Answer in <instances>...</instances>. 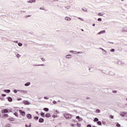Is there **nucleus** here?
I'll list each match as a JSON object with an SVG mask.
<instances>
[{
  "label": "nucleus",
  "mask_w": 127,
  "mask_h": 127,
  "mask_svg": "<svg viewBox=\"0 0 127 127\" xmlns=\"http://www.w3.org/2000/svg\"><path fill=\"white\" fill-rule=\"evenodd\" d=\"M44 99H45L46 100H48L49 99V98L47 97H44Z\"/></svg>",
  "instance_id": "obj_42"
},
{
  "label": "nucleus",
  "mask_w": 127,
  "mask_h": 127,
  "mask_svg": "<svg viewBox=\"0 0 127 127\" xmlns=\"http://www.w3.org/2000/svg\"><path fill=\"white\" fill-rule=\"evenodd\" d=\"M13 92H14V93H15V94H16V93H17V90H14L13 91Z\"/></svg>",
  "instance_id": "obj_38"
},
{
  "label": "nucleus",
  "mask_w": 127,
  "mask_h": 127,
  "mask_svg": "<svg viewBox=\"0 0 127 127\" xmlns=\"http://www.w3.org/2000/svg\"><path fill=\"white\" fill-rule=\"evenodd\" d=\"M18 91L22 94H27V91L26 90H18Z\"/></svg>",
  "instance_id": "obj_3"
},
{
  "label": "nucleus",
  "mask_w": 127,
  "mask_h": 127,
  "mask_svg": "<svg viewBox=\"0 0 127 127\" xmlns=\"http://www.w3.org/2000/svg\"><path fill=\"white\" fill-rule=\"evenodd\" d=\"M98 125L99 126H102V122L101 121H99L97 122Z\"/></svg>",
  "instance_id": "obj_19"
},
{
  "label": "nucleus",
  "mask_w": 127,
  "mask_h": 127,
  "mask_svg": "<svg viewBox=\"0 0 127 127\" xmlns=\"http://www.w3.org/2000/svg\"><path fill=\"white\" fill-rule=\"evenodd\" d=\"M16 57H17V58H19V57H20V55L17 54Z\"/></svg>",
  "instance_id": "obj_35"
},
{
  "label": "nucleus",
  "mask_w": 127,
  "mask_h": 127,
  "mask_svg": "<svg viewBox=\"0 0 127 127\" xmlns=\"http://www.w3.org/2000/svg\"><path fill=\"white\" fill-rule=\"evenodd\" d=\"M24 104L25 105H30V103L28 101H25V100L24 101Z\"/></svg>",
  "instance_id": "obj_6"
},
{
  "label": "nucleus",
  "mask_w": 127,
  "mask_h": 127,
  "mask_svg": "<svg viewBox=\"0 0 127 127\" xmlns=\"http://www.w3.org/2000/svg\"><path fill=\"white\" fill-rule=\"evenodd\" d=\"M65 20H66L67 21H70V20H71V18L69 17H65L64 18Z\"/></svg>",
  "instance_id": "obj_5"
},
{
  "label": "nucleus",
  "mask_w": 127,
  "mask_h": 127,
  "mask_svg": "<svg viewBox=\"0 0 127 127\" xmlns=\"http://www.w3.org/2000/svg\"><path fill=\"white\" fill-rule=\"evenodd\" d=\"M29 85H30V82H27L25 84V86H29Z\"/></svg>",
  "instance_id": "obj_17"
},
{
  "label": "nucleus",
  "mask_w": 127,
  "mask_h": 127,
  "mask_svg": "<svg viewBox=\"0 0 127 127\" xmlns=\"http://www.w3.org/2000/svg\"><path fill=\"white\" fill-rule=\"evenodd\" d=\"M44 115H45V114L44 113H41V117H44Z\"/></svg>",
  "instance_id": "obj_29"
},
{
  "label": "nucleus",
  "mask_w": 127,
  "mask_h": 127,
  "mask_svg": "<svg viewBox=\"0 0 127 127\" xmlns=\"http://www.w3.org/2000/svg\"><path fill=\"white\" fill-rule=\"evenodd\" d=\"M116 126L117 127H121V125L119 124V123H118L117 125H116Z\"/></svg>",
  "instance_id": "obj_28"
},
{
  "label": "nucleus",
  "mask_w": 127,
  "mask_h": 127,
  "mask_svg": "<svg viewBox=\"0 0 127 127\" xmlns=\"http://www.w3.org/2000/svg\"><path fill=\"white\" fill-rule=\"evenodd\" d=\"M122 1H124V0H121Z\"/></svg>",
  "instance_id": "obj_63"
},
{
  "label": "nucleus",
  "mask_w": 127,
  "mask_h": 127,
  "mask_svg": "<svg viewBox=\"0 0 127 127\" xmlns=\"http://www.w3.org/2000/svg\"><path fill=\"white\" fill-rule=\"evenodd\" d=\"M66 58L69 59L70 58H72V55H68L66 56Z\"/></svg>",
  "instance_id": "obj_8"
},
{
  "label": "nucleus",
  "mask_w": 127,
  "mask_h": 127,
  "mask_svg": "<svg viewBox=\"0 0 127 127\" xmlns=\"http://www.w3.org/2000/svg\"><path fill=\"white\" fill-rule=\"evenodd\" d=\"M111 52H115V49H112L111 50Z\"/></svg>",
  "instance_id": "obj_45"
},
{
  "label": "nucleus",
  "mask_w": 127,
  "mask_h": 127,
  "mask_svg": "<svg viewBox=\"0 0 127 127\" xmlns=\"http://www.w3.org/2000/svg\"><path fill=\"white\" fill-rule=\"evenodd\" d=\"M64 118H65V119L67 120H69V119H71V118H72V115L69 114L64 113Z\"/></svg>",
  "instance_id": "obj_1"
},
{
  "label": "nucleus",
  "mask_w": 127,
  "mask_h": 127,
  "mask_svg": "<svg viewBox=\"0 0 127 127\" xmlns=\"http://www.w3.org/2000/svg\"><path fill=\"white\" fill-rule=\"evenodd\" d=\"M109 74L110 75H114V73H113V72H110Z\"/></svg>",
  "instance_id": "obj_44"
},
{
  "label": "nucleus",
  "mask_w": 127,
  "mask_h": 127,
  "mask_svg": "<svg viewBox=\"0 0 127 127\" xmlns=\"http://www.w3.org/2000/svg\"><path fill=\"white\" fill-rule=\"evenodd\" d=\"M120 115L121 117H127V112H121Z\"/></svg>",
  "instance_id": "obj_2"
},
{
  "label": "nucleus",
  "mask_w": 127,
  "mask_h": 127,
  "mask_svg": "<svg viewBox=\"0 0 127 127\" xmlns=\"http://www.w3.org/2000/svg\"><path fill=\"white\" fill-rule=\"evenodd\" d=\"M36 0H30L27 1L29 3H32V2H35Z\"/></svg>",
  "instance_id": "obj_7"
},
{
  "label": "nucleus",
  "mask_w": 127,
  "mask_h": 127,
  "mask_svg": "<svg viewBox=\"0 0 127 127\" xmlns=\"http://www.w3.org/2000/svg\"><path fill=\"white\" fill-rule=\"evenodd\" d=\"M83 9V10H84V11H86V10H84V9Z\"/></svg>",
  "instance_id": "obj_62"
},
{
  "label": "nucleus",
  "mask_w": 127,
  "mask_h": 127,
  "mask_svg": "<svg viewBox=\"0 0 127 127\" xmlns=\"http://www.w3.org/2000/svg\"><path fill=\"white\" fill-rule=\"evenodd\" d=\"M18 46H21L22 45V44L20 43H18Z\"/></svg>",
  "instance_id": "obj_31"
},
{
  "label": "nucleus",
  "mask_w": 127,
  "mask_h": 127,
  "mask_svg": "<svg viewBox=\"0 0 127 127\" xmlns=\"http://www.w3.org/2000/svg\"><path fill=\"white\" fill-rule=\"evenodd\" d=\"M103 14H104V13L101 12V13H99L98 14V15H99V16H103Z\"/></svg>",
  "instance_id": "obj_16"
},
{
  "label": "nucleus",
  "mask_w": 127,
  "mask_h": 127,
  "mask_svg": "<svg viewBox=\"0 0 127 127\" xmlns=\"http://www.w3.org/2000/svg\"><path fill=\"white\" fill-rule=\"evenodd\" d=\"M100 49H102V50H103V51H104V50H104V49H102L101 48H100Z\"/></svg>",
  "instance_id": "obj_58"
},
{
  "label": "nucleus",
  "mask_w": 127,
  "mask_h": 127,
  "mask_svg": "<svg viewBox=\"0 0 127 127\" xmlns=\"http://www.w3.org/2000/svg\"><path fill=\"white\" fill-rule=\"evenodd\" d=\"M27 119H31V114H27Z\"/></svg>",
  "instance_id": "obj_10"
},
{
  "label": "nucleus",
  "mask_w": 127,
  "mask_h": 127,
  "mask_svg": "<svg viewBox=\"0 0 127 127\" xmlns=\"http://www.w3.org/2000/svg\"><path fill=\"white\" fill-rule=\"evenodd\" d=\"M19 113L22 115V116H25V112L24 111H22V110H19Z\"/></svg>",
  "instance_id": "obj_4"
},
{
  "label": "nucleus",
  "mask_w": 127,
  "mask_h": 127,
  "mask_svg": "<svg viewBox=\"0 0 127 127\" xmlns=\"http://www.w3.org/2000/svg\"><path fill=\"white\" fill-rule=\"evenodd\" d=\"M29 127H31V125H29Z\"/></svg>",
  "instance_id": "obj_60"
},
{
  "label": "nucleus",
  "mask_w": 127,
  "mask_h": 127,
  "mask_svg": "<svg viewBox=\"0 0 127 127\" xmlns=\"http://www.w3.org/2000/svg\"><path fill=\"white\" fill-rule=\"evenodd\" d=\"M45 117L46 118H50V113L46 114V115H45Z\"/></svg>",
  "instance_id": "obj_15"
},
{
  "label": "nucleus",
  "mask_w": 127,
  "mask_h": 127,
  "mask_svg": "<svg viewBox=\"0 0 127 127\" xmlns=\"http://www.w3.org/2000/svg\"><path fill=\"white\" fill-rule=\"evenodd\" d=\"M14 115L16 117H18V114L16 112H15Z\"/></svg>",
  "instance_id": "obj_32"
},
{
  "label": "nucleus",
  "mask_w": 127,
  "mask_h": 127,
  "mask_svg": "<svg viewBox=\"0 0 127 127\" xmlns=\"http://www.w3.org/2000/svg\"><path fill=\"white\" fill-rule=\"evenodd\" d=\"M0 99L1 100V101H3V100H4V98L2 97V98H1Z\"/></svg>",
  "instance_id": "obj_48"
},
{
  "label": "nucleus",
  "mask_w": 127,
  "mask_h": 127,
  "mask_svg": "<svg viewBox=\"0 0 127 127\" xmlns=\"http://www.w3.org/2000/svg\"><path fill=\"white\" fill-rule=\"evenodd\" d=\"M73 122H74V123H76V121H75V120H73Z\"/></svg>",
  "instance_id": "obj_61"
},
{
  "label": "nucleus",
  "mask_w": 127,
  "mask_h": 127,
  "mask_svg": "<svg viewBox=\"0 0 127 127\" xmlns=\"http://www.w3.org/2000/svg\"><path fill=\"white\" fill-rule=\"evenodd\" d=\"M96 112L97 113H101V110L97 109V110H96Z\"/></svg>",
  "instance_id": "obj_27"
},
{
  "label": "nucleus",
  "mask_w": 127,
  "mask_h": 127,
  "mask_svg": "<svg viewBox=\"0 0 127 127\" xmlns=\"http://www.w3.org/2000/svg\"><path fill=\"white\" fill-rule=\"evenodd\" d=\"M95 24H92V26H95Z\"/></svg>",
  "instance_id": "obj_56"
},
{
  "label": "nucleus",
  "mask_w": 127,
  "mask_h": 127,
  "mask_svg": "<svg viewBox=\"0 0 127 127\" xmlns=\"http://www.w3.org/2000/svg\"><path fill=\"white\" fill-rule=\"evenodd\" d=\"M7 100L8 102H12V98L11 97H8Z\"/></svg>",
  "instance_id": "obj_11"
},
{
  "label": "nucleus",
  "mask_w": 127,
  "mask_h": 127,
  "mask_svg": "<svg viewBox=\"0 0 127 127\" xmlns=\"http://www.w3.org/2000/svg\"><path fill=\"white\" fill-rule=\"evenodd\" d=\"M5 96H6V95H5V94H2V97H5Z\"/></svg>",
  "instance_id": "obj_49"
},
{
  "label": "nucleus",
  "mask_w": 127,
  "mask_h": 127,
  "mask_svg": "<svg viewBox=\"0 0 127 127\" xmlns=\"http://www.w3.org/2000/svg\"><path fill=\"white\" fill-rule=\"evenodd\" d=\"M39 123H43V122H44V119L42 118H40L39 120Z\"/></svg>",
  "instance_id": "obj_9"
},
{
  "label": "nucleus",
  "mask_w": 127,
  "mask_h": 127,
  "mask_svg": "<svg viewBox=\"0 0 127 127\" xmlns=\"http://www.w3.org/2000/svg\"><path fill=\"white\" fill-rule=\"evenodd\" d=\"M56 117H57V116H55V115H53L52 116V117L53 118H56Z\"/></svg>",
  "instance_id": "obj_47"
},
{
  "label": "nucleus",
  "mask_w": 127,
  "mask_h": 127,
  "mask_svg": "<svg viewBox=\"0 0 127 127\" xmlns=\"http://www.w3.org/2000/svg\"><path fill=\"white\" fill-rule=\"evenodd\" d=\"M82 31H84V30L82 29Z\"/></svg>",
  "instance_id": "obj_64"
},
{
  "label": "nucleus",
  "mask_w": 127,
  "mask_h": 127,
  "mask_svg": "<svg viewBox=\"0 0 127 127\" xmlns=\"http://www.w3.org/2000/svg\"><path fill=\"white\" fill-rule=\"evenodd\" d=\"M83 121V119L81 118H80L79 119V122H82Z\"/></svg>",
  "instance_id": "obj_36"
},
{
  "label": "nucleus",
  "mask_w": 127,
  "mask_h": 127,
  "mask_svg": "<svg viewBox=\"0 0 127 127\" xmlns=\"http://www.w3.org/2000/svg\"><path fill=\"white\" fill-rule=\"evenodd\" d=\"M104 51L105 52V54H106L107 52L106 51V50H104Z\"/></svg>",
  "instance_id": "obj_55"
},
{
  "label": "nucleus",
  "mask_w": 127,
  "mask_h": 127,
  "mask_svg": "<svg viewBox=\"0 0 127 127\" xmlns=\"http://www.w3.org/2000/svg\"><path fill=\"white\" fill-rule=\"evenodd\" d=\"M79 19H80V20H81L82 21H84V19L82 18H80V17H78Z\"/></svg>",
  "instance_id": "obj_33"
},
{
  "label": "nucleus",
  "mask_w": 127,
  "mask_h": 127,
  "mask_svg": "<svg viewBox=\"0 0 127 127\" xmlns=\"http://www.w3.org/2000/svg\"><path fill=\"white\" fill-rule=\"evenodd\" d=\"M53 104H54L55 105L56 104H57V102L56 101H54L53 102Z\"/></svg>",
  "instance_id": "obj_37"
},
{
  "label": "nucleus",
  "mask_w": 127,
  "mask_h": 127,
  "mask_svg": "<svg viewBox=\"0 0 127 127\" xmlns=\"http://www.w3.org/2000/svg\"><path fill=\"white\" fill-rule=\"evenodd\" d=\"M4 117H8V115H7V114H4Z\"/></svg>",
  "instance_id": "obj_43"
},
{
  "label": "nucleus",
  "mask_w": 127,
  "mask_h": 127,
  "mask_svg": "<svg viewBox=\"0 0 127 127\" xmlns=\"http://www.w3.org/2000/svg\"><path fill=\"white\" fill-rule=\"evenodd\" d=\"M113 93H115L116 94V93H117V91L115 90V91H113Z\"/></svg>",
  "instance_id": "obj_50"
},
{
  "label": "nucleus",
  "mask_w": 127,
  "mask_h": 127,
  "mask_svg": "<svg viewBox=\"0 0 127 127\" xmlns=\"http://www.w3.org/2000/svg\"><path fill=\"white\" fill-rule=\"evenodd\" d=\"M38 119H39V117H38L37 116H36V117H34L35 120H38Z\"/></svg>",
  "instance_id": "obj_25"
},
{
  "label": "nucleus",
  "mask_w": 127,
  "mask_h": 127,
  "mask_svg": "<svg viewBox=\"0 0 127 127\" xmlns=\"http://www.w3.org/2000/svg\"><path fill=\"white\" fill-rule=\"evenodd\" d=\"M2 111H3L4 113H8V111L7 109H5V110H2Z\"/></svg>",
  "instance_id": "obj_20"
},
{
  "label": "nucleus",
  "mask_w": 127,
  "mask_h": 127,
  "mask_svg": "<svg viewBox=\"0 0 127 127\" xmlns=\"http://www.w3.org/2000/svg\"><path fill=\"white\" fill-rule=\"evenodd\" d=\"M123 31L125 32H127V27H124L123 29Z\"/></svg>",
  "instance_id": "obj_14"
},
{
  "label": "nucleus",
  "mask_w": 127,
  "mask_h": 127,
  "mask_svg": "<svg viewBox=\"0 0 127 127\" xmlns=\"http://www.w3.org/2000/svg\"><path fill=\"white\" fill-rule=\"evenodd\" d=\"M15 43H17V41H15L14 42Z\"/></svg>",
  "instance_id": "obj_53"
},
{
  "label": "nucleus",
  "mask_w": 127,
  "mask_h": 127,
  "mask_svg": "<svg viewBox=\"0 0 127 127\" xmlns=\"http://www.w3.org/2000/svg\"><path fill=\"white\" fill-rule=\"evenodd\" d=\"M18 101L21 100V98H18Z\"/></svg>",
  "instance_id": "obj_52"
},
{
  "label": "nucleus",
  "mask_w": 127,
  "mask_h": 127,
  "mask_svg": "<svg viewBox=\"0 0 127 127\" xmlns=\"http://www.w3.org/2000/svg\"><path fill=\"white\" fill-rule=\"evenodd\" d=\"M41 60L43 61V62L45 61V59H44V58H41Z\"/></svg>",
  "instance_id": "obj_41"
},
{
  "label": "nucleus",
  "mask_w": 127,
  "mask_h": 127,
  "mask_svg": "<svg viewBox=\"0 0 127 127\" xmlns=\"http://www.w3.org/2000/svg\"><path fill=\"white\" fill-rule=\"evenodd\" d=\"M87 127H92V126L91 125H88Z\"/></svg>",
  "instance_id": "obj_46"
},
{
  "label": "nucleus",
  "mask_w": 127,
  "mask_h": 127,
  "mask_svg": "<svg viewBox=\"0 0 127 127\" xmlns=\"http://www.w3.org/2000/svg\"><path fill=\"white\" fill-rule=\"evenodd\" d=\"M70 126H71V127H75V126H76V125H75L73 124H70Z\"/></svg>",
  "instance_id": "obj_34"
},
{
  "label": "nucleus",
  "mask_w": 127,
  "mask_h": 127,
  "mask_svg": "<svg viewBox=\"0 0 127 127\" xmlns=\"http://www.w3.org/2000/svg\"><path fill=\"white\" fill-rule=\"evenodd\" d=\"M56 112L58 113V114H59V112L57 110L56 111Z\"/></svg>",
  "instance_id": "obj_57"
},
{
  "label": "nucleus",
  "mask_w": 127,
  "mask_h": 127,
  "mask_svg": "<svg viewBox=\"0 0 127 127\" xmlns=\"http://www.w3.org/2000/svg\"><path fill=\"white\" fill-rule=\"evenodd\" d=\"M106 32V31L103 30L98 33V34H103V33H105Z\"/></svg>",
  "instance_id": "obj_12"
},
{
  "label": "nucleus",
  "mask_w": 127,
  "mask_h": 127,
  "mask_svg": "<svg viewBox=\"0 0 127 127\" xmlns=\"http://www.w3.org/2000/svg\"><path fill=\"white\" fill-rule=\"evenodd\" d=\"M76 52L77 53H78V54H82V53H83L82 52Z\"/></svg>",
  "instance_id": "obj_26"
},
{
  "label": "nucleus",
  "mask_w": 127,
  "mask_h": 127,
  "mask_svg": "<svg viewBox=\"0 0 127 127\" xmlns=\"http://www.w3.org/2000/svg\"><path fill=\"white\" fill-rule=\"evenodd\" d=\"M77 127H81V124L79 123H77Z\"/></svg>",
  "instance_id": "obj_24"
},
{
  "label": "nucleus",
  "mask_w": 127,
  "mask_h": 127,
  "mask_svg": "<svg viewBox=\"0 0 127 127\" xmlns=\"http://www.w3.org/2000/svg\"><path fill=\"white\" fill-rule=\"evenodd\" d=\"M70 52L72 53V52H74V51H70Z\"/></svg>",
  "instance_id": "obj_59"
},
{
  "label": "nucleus",
  "mask_w": 127,
  "mask_h": 127,
  "mask_svg": "<svg viewBox=\"0 0 127 127\" xmlns=\"http://www.w3.org/2000/svg\"><path fill=\"white\" fill-rule=\"evenodd\" d=\"M76 119H77L78 120L80 119V117L79 116H76Z\"/></svg>",
  "instance_id": "obj_40"
},
{
  "label": "nucleus",
  "mask_w": 127,
  "mask_h": 127,
  "mask_svg": "<svg viewBox=\"0 0 127 127\" xmlns=\"http://www.w3.org/2000/svg\"><path fill=\"white\" fill-rule=\"evenodd\" d=\"M111 118H112V119H114V116H111Z\"/></svg>",
  "instance_id": "obj_51"
},
{
  "label": "nucleus",
  "mask_w": 127,
  "mask_h": 127,
  "mask_svg": "<svg viewBox=\"0 0 127 127\" xmlns=\"http://www.w3.org/2000/svg\"><path fill=\"white\" fill-rule=\"evenodd\" d=\"M25 127H28V125H25Z\"/></svg>",
  "instance_id": "obj_54"
},
{
  "label": "nucleus",
  "mask_w": 127,
  "mask_h": 127,
  "mask_svg": "<svg viewBox=\"0 0 127 127\" xmlns=\"http://www.w3.org/2000/svg\"><path fill=\"white\" fill-rule=\"evenodd\" d=\"M4 92H5V93H10V90L9 89L4 90Z\"/></svg>",
  "instance_id": "obj_13"
},
{
  "label": "nucleus",
  "mask_w": 127,
  "mask_h": 127,
  "mask_svg": "<svg viewBox=\"0 0 127 127\" xmlns=\"http://www.w3.org/2000/svg\"><path fill=\"white\" fill-rule=\"evenodd\" d=\"M94 122H99V119L95 118L94 119Z\"/></svg>",
  "instance_id": "obj_21"
},
{
  "label": "nucleus",
  "mask_w": 127,
  "mask_h": 127,
  "mask_svg": "<svg viewBox=\"0 0 127 127\" xmlns=\"http://www.w3.org/2000/svg\"><path fill=\"white\" fill-rule=\"evenodd\" d=\"M98 21H102V19L100 18H99L98 19Z\"/></svg>",
  "instance_id": "obj_39"
},
{
  "label": "nucleus",
  "mask_w": 127,
  "mask_h": 127,
  "mask_svg": "<svg viewBox=\"0 0 127 127\" xmlns=\"http://www.w3.org/2000/svg\"><path fill=\"white\" fill-rule=\"evenodd\" d=\"M65 8H66V9H69L70 8V6H66L65 7Z\"/></svg>",
  "instance_id": "obj_22"
},
{
  "label": "nucleus",
  "mask_w": 127,
  "mask_h": 127,
  "mask_svg": "<svg viewBox=\"0 0 127 127\" xmlns=\"http://www.w3.org/2000/svg\"><path fill=\"white\" fill-rule=\"evenodd\" d=\"M9 121H11V122H13V121H14V120L13 119V118H9Z\"/></svg>",
  "instance_id": "obj_23"
},
{
  "label": "nucleus",
  "mask_w": 127,
  "mask_h": 127,
  "mask_svg": "<svg viewBox=\"0 0 127 127\" xmlns=\"http://www.w3.org/2000/svg\"><path fill=\"white\" fill-rule=\"evenodd\" d=\"M34 66H44V64H38V65H34Z\"/></svg>",
  "instance_id": "obj_30"
},
{
  "label": "nucleus",
  "mask_w": 127,
  "mask_h": 127,
  "mask_svg": "<svg viewBox=\"0 0 127 127\" xmlns=\"http://www.w3.org/2000/svg\"><path fill=\"white\" fill-rule=\"evenodd\" d=\"M44 110H45V112H48L49 111V109L48 108H45L44 109Z\"/></svg>",
  "instance_id": "obj_18"
}]
</instances>
